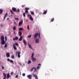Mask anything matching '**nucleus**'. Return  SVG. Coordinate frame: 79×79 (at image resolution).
<instances>
[{
    "mask_svg": "<svg viewBox=\"0 0 79 79\" xmlns=\"http://www.w3.org/2000/svg\"><path fill=\"white\" fill-rule=\"evenodd\" d=\"M54 18H53L51 20V22H53L54 21Z\"/></svg>",
    "mask_w": 79,
    "mask_h": 79,
    "instance_id": "nucleus-31",
    "label": "nucleus"
},
{
    "mask_svg": "<svg viewBox=\"0 0 79 79\" xmlns=\"http://www.w3.org/2000/svg\"><path fill=\"white\" fill-rule=\"evenodd\" d=\"M27 77L29 78V79H32V75H29L27 76Z\"/></svg>",
    "mask_w": 79,
    "mask_h": 79,
    "instance_id": "nucleus-6",
    "label": "nucleus"
},
{
    "mask_svg": "<svg viewBox=\"0 0 79 79\" xmlns=\"http://www.w3.org/2000/svg\"><path fill=\"white\" fill-rule=\"evenodd\" d=\"M35 69V67H33L31 68V71L32 72V71H33V70L34 69Z\"/></svg>",
    "mask_w": 79,
    "mask_h": 79,
    "instance_id": "nucleus-30",
    "label": "nucleus"
},
{
    "mask_svg": "<svg viewBox=\"0 0 79 79\" xmlns=\"http://www.w3.org/2000/svg\"><path fill=\"white\" fill-rule=\"evenodd\" d=\"M19 11H20V10H19V9H17V10H16V11H15V12H19Z\"/></svg>",
    "mask_w": 79,
    "mask_h": 79,
    "instance_id": "nucleus-27",
    "label": "nucleus"
},
{
    "mask_svg": "<svg viewBox=\"0 0 79 79\" xmlns=\"http://www.w3.org/2000/svg\"><path fill=\"white\" fill-rule=\"evenodd\" d=\"M47 13V10L44 11V12L43 13L44 14H46Z\"/></svg>",
    "mask_w": 79,
    "mask_h": 79,
    "instance_id": "nucleus-23",
    "label": "nucleus"
},
{
    "mask_svg": "<svg viewBox=\"0 0 79 79\" xmlns=\"http://www.w3.org/2000/svg\"><path fill=\"white\" fill-rule=\"evenodd\" d=\"M19 30L23 31V28L20 27V28H19Z\"/></svg>",
    "mask_w": 79,
    "mask_h": 79,
    "instance_id": "nucleus-24",
    "label": "nucleus"
},
{
    "mask_svg": "<svg viewBox=\"0 0 79 79\" xmlns=\"http://www.w3.org/2000/svg\"><path fill=\"white\" fill-rule=\"evenodd\" d=\"M9 19H10L9 18H8L7 19V20H9Z\"/></svg>",
    "mask_w": 79,
    "mask_h": 79,
    "instance_id": "nucleus-51",
    "label": "nucleus"
},
{
    "mask_svg": "<svg viewBox=\"0 0 79 79\" xmlns=\"http://www.w3.org/2000/svg\"><path fill=\"white\" fill-rule=\"evenodd\" d=\"M14 34L15 35H16V33L15 32V31L14 32Z\"/></svg>",
    "mask_w": 79,
    "mask_h": 79,
    "instance_id": "nucleus-50",
    "label": "nucleus"
},
{
    "mask_svg": "<svg viewBox=\"0 0 79 79\" xmlns=\"http://www.w3.org/2000/svg\"><path fill=\"white\" fill-rule=\"evenodd\" d=\"M18 77V76L17 75L15 76V77L16 78H17Z\"/></svg>",
    "mask_w": 79,
    "mask_h": 79,
    "instance_id": "nucleus-46",
    "label": "nucleus"
},
{
    "mask_svg": "<svg viewBox=\"0 0 79 79\" xmlns=\"http://www.w3.org/2000/svg\"><path fill=\"white\" fill-rule=\"evenodd\" d=\"M25 6H25V5H23L22 6V7H25Z\"/></svg>",
    "mask_w": 79,
    "mask_h": 79,
    "instance_id": "nucleus-47",
    "label": "nucleus"
},
{
    "mask_svg": "<svg viewBox=\"0 0 79 79\" xmlns=\"http://www.w3.org/2000/svg\"><path fill=\"white\" fill-rule=\"evenodd\" d=\"M23 43H24V45H26V40H23Z\"/></svg>",
    "mask_w": 79,
    "mask_h": 79,
    "instance_id": "nucleus-25",
    "label": "nucleus"
},
{
    "mask_svg": "<svg viewBox=\"0 0 79 79\" xmlns=\"http://www.w3.org/2000/svg\"><path fill=\"white\" fill-rule=\"evenodd\" d=\"M28 46L29 47V48H31V49H32V46L29 43L28 44Z\"/></svg>",
    "mask_w": 79,
    "mask_h": 79,
    "instance_id": "nucleus-19",
    "label": "nucleus"
},
{
    "mask_svg": "<svg viewBox=\"0 0 79 79\" xmlns=\"http://www.w3.org/2000/svg\"><path fill=\"white\" fill-rule=\"evenodd\" d=\"M0 67H1V65H0Z\"/></svg>",
    "mask_w": 79,
    "mask_h": 79,
    "instance_id": "nucleus-57",
    "label": "nucleus"
},
{
    "mask_svg": "<svg viewBox=\"0 0 79 79\" xmlns=\"http://www.w3.org/2000/svg\"><path fill=\"white\" fill-rule=\"evenodd\" d=\"M16 27L15 26L14 27V28H13V30H14V31H15V30H16Z\"/></svg>",
    "mask_w": 79,
    "mask_h": 79,
    "instance_id": "nucleus-28",
    "label": "nucleus"
},
{
    "mask_svg": "<svg viewBox=\"0 0 79 79\" xmlns=\"http://www.w3.org/2000/svg\"><path fill=\"white\" fill-rule=\"evenodd\" d=\"M35 42L36 43H39V39H37L36 40Z\"/></svg>",
    "mask_w": 79,
    "mask_h": 79,
    "instance_id": "nucleus-17",
    "label": "nucleus"
},
{
    "mask_svg": "<svg viewBox=\"0 0 79 79\" xmlns=\"http://www.w3.org/2000/svg\"><path fill=\"white\" fill-rule=\"evenodd\" d=\"M7 16V13H6L4 17V19H3V20L5 19V18Z\"/></svg>",
    "mask_w": 79,
    "mask_h": 79,
    "instance_id": "nucleus-16",
    "label": "nucleus"
},
{
    "mask_svg": "<svg viewBox=\"0 0 79 79\" xmlns=\"http://www.w3.org/2000/svg\"><path fill=\"white\" fill-rule=\"evenodd\" d=\"M25 75H26V74H25V73L22 74V76H25Z\"/></svg>",
    "mask_w": 79,
    "mask_h": 79,
    "instance_id": "nucleus-41",
    "label": "nucleus"
},
{
    "mask_svg": "<svg viewBox=\"0 0 79 79\" xmlns=\"http://www.w3.org/2000/svg\"><path fill=\"white\" fill-rule=\"evenodd\" d=\"M7 47V44H5V46H4L5 48H6Z\"/></svg>",
    "mask_w": 79,
    "mask_h": 79,
    "instance_id": "nucleus-33",
    "label": "nucleus"
},
{
    "mask_svg": "<svg viewBox=\"0 0 79 79\" xmlns=\"http://www.w3.org/2000/svg\"><path fill=\"white\" fill-rule=\"evenodd\" d=\"M23 24V20H22L21 21H20V22H19V26H20L21 25H22Z\"/></svg>",
    "mask_w": 79,
    "mask_h": 79,
    "instance_id": "nucleus-5",
    "label": "nucleus"
},
{
    "mask_svg": "<svg viewBox=\"0 0 79 79\" xmlns=\"http://www.w3.org/2000/svg\"><path fill=\"white\" fill-rule=\"evenodd\" d=\"M15 45H16V46H19V44H18L17 43H16L15 44Z\"/></svg>",
    "mask_w": 79,
    "mask_h": 79,
    "instance_id": "nucleus-39",
    "label": "nucleus"
},
{
    "mask_svg": "<svg viewBox=\"0 0 79 79\" xmlns=\"http://www.w3.org/2000/svg\"><path fill=\"white\" fill-rule=\"evenodd\" d=\"M40 34H39V33H36L34 35V39H36V38L38 36V35H39Z\"/></svg>",
    "mask_w": 79,
    "mask_h": 79,
    "instance_id": "nucleus-4",
    "label": "nucleus"
},
{
    "mask_svg": "<svg viewBox=\"0 0 79 79\" xmlns=\"http://www.w3.org/2000/svg\"><path fill=\"white\" fill-rule=\"evenodd\" d=\"M5 40H4V37L3 36H2L1 37V44H4L5 43H6L7 41V38L6 36H5Z\"/></svg>",
    "mask_w": 79,
    "mask_h": 79,
    "instance_id": "nucleus-1",
    "label": "nucleus"
},
{
    "mask_svg": "<svg viewBox=\"0 0 79 79\" xmlns=\"http://www.w3.org/2000/svg\"><path fill=\"white\" fill-rule=\"evenodd\" d=\"M40 68V67L39 66H38L37 67V69H38Z\"/></svg>",
    "mask_w": 79,
    "mask_h": 79,
    "instance_id": "nucleus-45",
    "label": "nucleus"
},
{
    "mask_svg": "<svg viewBox=\"0 0 79 79\" xmlns=\"http://www.w3.org/2000/svg\"><path fill=\"white\" fill-rule=\"evenodd\" d=\"M2 69L4 70V67L3 66H2Z\"/></svg>",
    "mask_w": 79,
    "mask_h": 79,
    "instance_id": "nucleus-37",
    "label": "nucleus"
},
{
    "mask_svg": "<svg viewBox=\"0 0 79 79\" xmlns=\"http://www.w3.org/2000/svg\"><path fill=\"white\" fill-rule=\"evenodd\" d=\"M15 20H19V19H18V18H16V17L15 18Z\"/></svg>",
    "mask_w": 79,
    "mask_h": 79,
    "instance_id": "nucleus-34",
    "label": "nucleus"
},
{
    "mask_svg": "<svg viewBox=\"0 0 79 79\" xmlns=\"http://www.w3.org/2000/svg\"><path fill=\"white\" fill-rule=\"evenodd\" d=\"M3 75H4V76L3 79H6V74L4 73H3Z\"/></svg>",
    "mask_w": 79,
    "mask_h": 79,
    "instance_id": "nucleus-10",
    "label": "nucleus"
},
{
    "mask_svg": "<svg viewBox=\"0 0 79 79\" xmlns=\"http://www.w3.org/2000/svg\"><path fill=\"white\" fill-rule=\"evenodd\" d=\"M32 36V35H29L28 36V38H31V36Z\"/></svg>",
    "mask_w": 79,
    "mask_h": 79,
    "instance_id": "nucleus-43",
    "label": "nucleus"
},
{
    "mask_svg": "<svg viewBox=\"0 0 79 79\" xmlns=\"http://www.w3.org/2000/svg\"><path fill=\"white\" fill-rule=\"evenodd\" d=\"M23 15L24 17H26V13H23Z\"/></svg>",
    "mask_w": 79,
    "mask_h": 79,
    "instance_id": "nucleus-35",
    "label": "nucleus"
},
{
    "mask_svg": "<svg viewBox=\"0 0 79 79\" xmlns=\"http://www.w3.org/2000/svg\"><path fill=\"white\" fill-rule=\"evenodd\" d=\"M11 16L12 17H13V15H11Z\"/></svg>",
    "mask_w": 79,
    "mask_h": 79,
    "instance_id": "nucleus-54",
    "label": "nucleus"
},
{
    "mask_svg": "<svg viewBox=\"0 0 79 79\" xmlns=\"http://www.w3.org/2000/svg\"><path fill=\"white\" fill-rule=\"evenodd\" d=\"M38 55H39V54H38Z\"/></svg>",
    "mask_w": 79,
    "mask_h": 79,
    "instance_id": "nucleus-56",
    "label": "nucleus"
},
{
    "mask_svg": "<svg viewBox=\"0 0 79 79\" xmlns=\"http://www.w3.org/2000/svg\"><path fill=\"white\" fill-rule=\"evenodd\" d=\"M40 34L39 35V38H40Z\"/></svg>",
    "mask_w": 79,
    "mask_h": 79,
    "instance_id": "nucleus-52",
    "label": "nucleus"
},
{
    "mask_svg": "<svg viewBox=\"0 0 79 79\" xmlns=\"http://www.w3.org/2000/svg\"><path fill=\"white\" fill-rule=\"evenodd\" d=\"M13 74H14V72H11V73H10V75H13Z\"/></svg>",
    "mask_w": 79,
    "mask_h": 79,
    "instance_id": "nucleus-36",
    "label": "nucleus"
},
{
    "mask_svg": "<svg viewBox=\"0 0 79 79\" xmlns=\"http://www.w3.org/2000/svg\"><path fill=\"white\" fill-rule=\"evenodd\" d=\"M38 66H41V64H38Z\"/></svg>",
    "mask_w": 79,
    "mask_h": 79,
    "instance_id": "nucleus-49",
    "label": "nucleus"
},
{
    "mask_svg": "<svg viewBox=\"0 0 79 79\" xmlns=\"http://www.w3.org/2000/svg\"><path fill=\"white\" fill-rule=\"evenodd\" d=\"M14 23L15 25H17V23H16V22H14Z\"/></svg>",
    "mask_w": 79,
    "mask_h": 79,
    "instance_id": "nucleus-44",
    "label": "nucleus"
},
{
    "mask_svg": "<svg viewBox=\"0 0 79 79\" xmlns=\"http://www.w3.org/2000/svg\"><path fill=\"white\" fill-rule=\"evenodd\" d=\"M6 56L7 57H10V53H6Z\"/></svg>",
    "mask_w": 79,
    "mask_h": 79,
    "instance_id": "nucleus-15",
    "label": "nucleus"
},
{
    "mask_svg": "<svg viewBox=\"0 0 79 79\" xmlns=\"http://www.w3.org/2000/svg\"><path fill=\"white\" fill-rule=\"evenodd\" d=\"M20 74L21 75V72H20Z\"/></svg>",
    "mask_w": 79,
    "mask_h": 79,
    "instance_id": "nucleus-55",
    "label": "nucleus"
},
{
    "mask_svg": "<svg viewBox=\"0 0 79 79\" xmlns=\"http://www.w3.org/2000/svg\"><path fill=\"white\" fill-rule=\"evenodd\" d=\"M10 77H11V76L10 75V73H8L7 74V78L8 79L10 78Z\"/></svg>",
    "mask_w": 79,
    "mask_h": 79,
    "instance_id": "nucleus-7",
    "label": "nucleus"
},
{
    "mask_svg": "<svg viewBox=\"0 0 79 79\" xmlns=\"http://www.w3.org/2000/svg\"><path fill=\"white\" fill-rule=\"evenodd\" d=\"M28 17H30V20H31V21H33V18L32 17V15H28Z\"/></svg>",
    "mask_w": 79,
    "mask_h": 79,
    "instance_id": "nucleus-2",
    "label": "nucleus"
},
{
    "mask_svg": "<svg viewBox=\"0 0 79 79\" xmlns=\"http://www.w3.org/2000/svg\"><path fill=\"white\" fill-rule=\"evenodd\" d=\"M19 34L20 36H21V35H22V32H21L20 31H19Z\"/></svg>",
    "mask_w": 79,
    "mask_h": 79,
    "instance_id": "nucleus-18",
    "label": "nucleus"
},
{
    "mask_svg": "<svg viewBox=\"0 0 79 79\" xmlns=\"http://www.w3.org/2000/svg\"><path fill=\"white\" fill-rule=\"evenodd\" d=\"M17 54H18V57L19 58H20V57L21 52H18L17 53Z\"/></svg>",
    "mask_w": 79,
    "mask_h": 79,
    "instance_id": "nucleus-3",
    "label": "nucleus"
},
{
    "mask_svg": "<svg viewBox=\"0 0 79 79\" xmlns=\"http://www.w3.org/2000/svg\"><path fill=\"white\" fill-rule=\"evenodd\" d=\"M1 27L2 26V24L1 25Z\"/></svg>",
    "mask_w": 79,
    "mask_h": 79,
    "instance_id": "nucleus-53",
    "label": "nucleus"
},
{
    "mask_svg": "<svg viewBox=\"0 0 79 79\" xmlns=\"http://www.w3.org/2000/svg\"><path fill=\"white\" fill-rule=\"evenodd\" d=\"M3 12V10L2 9H0V15H1Z\"/></svg>",
    "mask_w": 79,
    "mask_h": 79,
    "instance_id": "nucleus-22",
    "label": "nucleus"
},
{
    "mask_svg": "<svg viewBox=\"0 0 79 79\" xmlns=\"http://www.w3.org/2000/svg\"><path fill=\"white\" fill-rule=\"evenodd\" d=\"M15 56L14 55L11 56V58H12V59H14Z\"/></svg>",
    "mask_w": 79,
    "mask_h": 79,
    "instance_id": "nucleus-32",
    "label": "nucleus"
},
{
    "mask_svg": "<svg viewBox=\"0 0 79 79\" xmlns=\"http://www.w3.org/2000/svg\"><path fill=\"white\" fill-rule=\"evenodd\" d=\"M31 63V61L30 60H28V62H27V64H29Z\"/></svg>",
    "mask_w": 79,
    "mask_h": 79,
    "instance_id": "nucleus-29",
    "label": "nucleus"
},
{
    "mask_svg": "<svg viewBox=\"0 0 79 79\" xmlns=\"http://www.w3.org/2000/svg\"><path fill=\"white\" fill-rule=\"evenodd\" d=\"M12 11H14V12H16V10H17V9L16 8L12 7Z\"/></svg>",
    "mask_w": 79,
    "mask_h": 79,
    "instance_id": "nucleus-9",
    "label": "nucleus"
},
{
    "mask_svg": "<svg viewBox=\"0 0 79 79\" xmlns=\"http://www.w3.org/2000/svg\"><path fill=\"white\" fill-rule=\"evenodd\" d=\"M30 12H31V15H33L34 14V12L33 11H31Z\"/></svg>",
    "mask_w": 79,
    "mask_h": 79,
    "instance_id": "nucleus-26",
    "label": "nucleus"
},
{
    "mask_svg": "<svg viewBox=\"0 0 79 79\" xmlns=\"http://www.w3.org/2000/svg\"><path fill=\"white\" fill-rule=\"evenodd\" d=\"M37 70L36 69V68H35V72H36V71Z\"/></svg>",
    "mask_w": 79,
    "mask_h": 79,
    "instance_id": "nucleus-48",
    "label": "nucleus"
},
{
    "mask_svg": "<svg viewBox=\"0 0 79 79\" xmlns=\"http://www.w3.org/2000/svg\"><path fill=\"white\" fill-rule=\"evenodd\" d=\"M33 77H35V79H38V77H37V76L36 75L33 74Z\"/></svg>",
    "mask_w": 79,
    "mask_h": 79,
    "instance_id": "nucleus-13",
    "label": "nucleus"
},
{
    "mask_svg": "<svg viewBox=\"0 0 79 79\" xmlns=\"http://www.w3.org/2000/svg\"><path fill=\"white\" fill-rule=\"evenodd\" d=\"M18 39V36L15 37V38L13 39V40H17Z\"/></svg>",
    "mask_w": 79,
    "mask_h": 79,
    "instance_id": "nucleus-14",
    "label": "nucleus"
},
{
    "mask_svg": "<svg viewBox=\"0 0 79 79\" xmlns=\"http://www.w3.org/2000/svg\"><path fill=\"white\" fill-rule=\"evenodd\" d=\"M31 59L32 60V61H33V62H35V61H36V59L34 57H31Z\"/></svg>",
    "mask_w": 79,
    "mask_h": 79,
    "instance_id": "nucleus-12",
    "label": "nucleus"
},
{
    "mask_svg": "<svg viewBox=\"0 0 79 79\" xmlns=\"http://www.w3.org/2000/svg\"><path fill=\"white\" fill-rule=\"evenodd\" d=\"M33 56H34V53H33V54H32V55H31V58H34Z\"/></svg>",
    "mask_w": 79,
    "mask_h": 79,
    "instance_id": "nucleus-38",
    "label": "nucleus"
},
{
    "mask_svg": "<svg viewBox=\"0 0 79 79\" xmlns=\"http://www.w3.org/2000/svg\"><path fill=\"white\" fill-rule=\"evenodd\" d=\"M13 46H14V50H17V48L16 47V46L14 44L13 45Z\"/></svg>",
    "mask_w": 79,
    "mask_h": 79,
    "instance_id": "nucleus-21",
    "label": "nucleus"
},
{
    "mask_svg": "<svg viewBox=\"0 0 79 79\" xmlns=\"http://www.w3.org/2000/svg\"><path fill=\"white\" fill-rule=\"evenodd\" d=\"M25 13H28V10H29V8H25Z\"/></svg>",
    "mask_w": 79,
    "mask_h": 79,
    "instance_id": "nucleus-11",
    "label": "nucleus"
},
{
    "mask_svg": "<svg viewBox=\"0 0 79 79\" xmlns=\"http://www.w3.org/2000/svg\"><path fill=\"white\" fill-rule=\"evenodd\" d=\"M10 13H11V14H13V12H12V11H11V10H10Z\"/></svg>",
    "mask_w": 79,
    "mask_h": 79,
    "instance_id": "nucleus-42",
    "label": "nucleus"
},
{
    "mask_svg": "<svg viewBox=\"0 0 79 79\" xmlns=\"http://www.w3.org/2000/svg\"><path fill=\"white\" fill-rule=\"evenodd\" d=\"M27 29H28V30H30V28H29V25H27Z\"/></svg>",
    "mask_w": 79,
    "mask_h": 79,
    "instance_id": "nucleus-40",
    "label": "nucleus"
},
{
    "mask_svg": "<svg viewBox=\"0 0 79 79\" xmlns=\"http://www.w3.org/2000/svg\"><path fill=\"white\" fill-rule=\"evenodd\" d=\"M23 39V36H21L20 38L19 39V41H21Z\"/></svg>",
    "mask_w": 79,
    "mask_h": 79,
    "instance_id": "nucleus-20",
    "label": "nucleus"
},
{
    "mask_svg": "<svg viewBox=\"0 0 79 79\" xmlns=\"http://www.w3.org/2000/svg\"><path fill=\"white\" fill-rule=\"evenodd\" d=\"M7 60L8 61L10 62L11 63H14V61L12 60H10V59H7Z\"/></svg>",
    "mask_w": 79,
    "mask_h": 79,
    "instance_id": "nucleus-8",
    "label": "nucleus"
}]
</instances>
